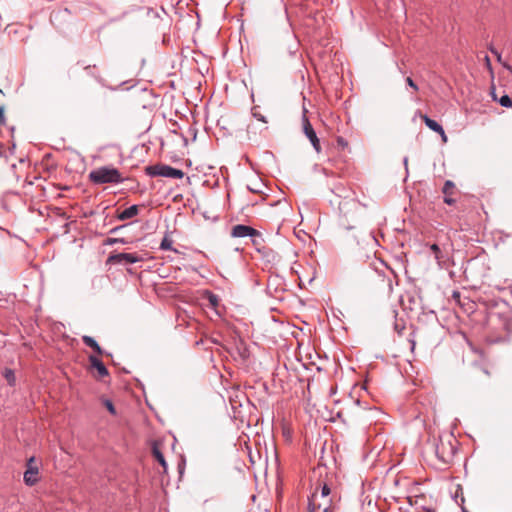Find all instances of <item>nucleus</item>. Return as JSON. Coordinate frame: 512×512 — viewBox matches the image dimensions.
<instances>
[{
    "mask_svg": "<svg viewBox=\"0 0 512 512\" xmlns=\"http://www.w3.org/2000/svg\"><path fill=\"white\" fill-rule=\"evenodd\" d=\"M434 453L440 465L451 464L458 451L459 442L452 433H444L434 439Z\"/></svg>",
    "mask_w": 512,
    "mask_h": 512,
    "instance_id": "obj_1",
    "label": "nucleus"
},
{
    "mask_svg": "<svg viewBox=\"0 0 512 512\" xmlns=\"http://www.w3.org/2000/svg\"><path fill=\"white\" fill-rule=\"evenodd\" d=\"M88 179L95 185L119 184L124 181L120 171L112 166H102L92 170L88 175Z\"/></svg>",
    "mask_w": 512,
    "mask_h": 512,
    "instance_id": "obj_2",
    "label": "nucleus"
},
{
    "mask_svg": "<svg viewBox=\"0 0 512 512\" xmlns=\"http://www.w3.org/2000/svg\"><path fill=\"white\" fill-rule=\"evenodd\" d=\"M145 173L150 177H166L181 179L184 177V172L166 164H155L145 167Z\"/></svg>",
    "mask_w": 512,
    "mask_h": 512,
    "instance_id": "obj_3",
    "label": "nucleus"
},
{
    "mask_svg": "<svg viewBox=\"0 0 512 512\" xmlns=\"http://www.w3.org/2000/svg\"><path fill=\"white\" fill-rule=\"evenodd\" d=\"M488 324L496 330V335L491 339L492 342L503 341L509 333V323L500 318L498 314L489 316Z\"/></svg>",
    "mask_w": 512,
    "mask_h": 512,
    "instance_id": "obj_4",
    "label": "nucleus"
},
{
    "mask_svg": "<svg viewBox=\"0 0 512 512\" xmlns=\"http://www.w3.org/2000/svg\"><path fill=\"white\" fill-rule=\"evenodd\" d=\"M142 258L136 253H116L110 254L107 258V264L111 265H125L134 264L141 261Z\"/></svg>",
    "mask_w": 512,
    "mask_h": 512,
    "instance_id": "obj_5",
    "label": "nucleus"
},
{
    "mask_svg": "<svg viewBox=\"0 0 512 512\" xmlns=\"http://www.w3.org/2000/svg\"><path fill=\"white\" fill-rule=\"evenodd\" d=\"M34 463H35V458L30 457L27 461V464H26L27 469L24 472V476H23L24 483L29 487L36 485L40 480L39 469L36 465H34Z\"/></svg>",
    "mask_w": 512,
    "mask_h": 512,
    "instance_id": "obj_6",
    "label": "nucleus"
},
{
    "mask_svg": "<svg viewBox=\"0 0 512 512\" xmlns=\"http://www.w3.org/2000/svg\"><path fill=\"white\" fill-rule=\"evenodd\" d=\"M357 209V203L354 200H344L339 203V211L341 213V225L346 229L354 228V225L350 223H345L342 218H347L348 214L351 215L352 220L354 221V211Z\"/></svg>",
    "mask_w": 512,
    "mask_h": 512,
    "instance_id": "obj_7",
    "label": "nucleus"
},
{
    "mask_svg": "<svg viewBox=\"0 0 512 512\" xmlns=\"http://www.w3.org/2000/svg\"><path fill=\"white\" fill-rule=\"evenodd\" d=\"M302 124H303V132H304V134L306 135V137L311 142V144H312L313 148L315 149V151L317 153H319L321 151L320 141H319V138L317 137V134H316L314 128L312 127L308 117L306 116V113L303 114Z\"/></svg>",
    "mask_w": 512,
    "mask_h": 512,
    "instance_id": "obj_8",
    "label": "nucleus"
},
{
    "mask_svg": "<svg viewBox=\"0 0 512 512\" xmlns=\"http://www.w3.org/2000/svg\"><path fill=\"white\" fill-rule=\"evenodd\" d=\"M442 194L444 203L452 206L457 202L456 196L459 195V191L453 181L446 180L442 187Z\"/></svg>",
    "mask_w": 512,
    "mask_h": 512,
    "instance_id": "obj_9",
    "label": "nucleus"
},
{
    "mask_svg": "<svg viewBox=\"0 0 512 512\" xmlns=\"http://www.w3.org/2000/svg\"><path fill=\"white\" fill-rule=\"evenodd\" d=\"M317 493H313L308 498L307 512H335L334 507L327 501L326 503L317 502Z\"/></svg>",
    "mask_w": 512,
    "mask_h": 512,
    "instance_id": "obj_10",
    "label": "nucleus"
},
{
    "mask_svg": "<svg viewBox=\"0 0 512 512\" xmlns=\"http://www.w3.org/2000/svg\"><path fill=\"white\" fill-rule=\"evenodd\" d=\"M230 234L234 238L255 237L259 235V231L251 226L237 224L232 227Z\"/></svg>",
    "mask_w": 512,
    "mask_h": 512,
    "instance_id": "obj_11",
    "label": "nucleus"
},
{
    "mask_svg": "<svg viewBox=\"0 0 512 512\" xmlns=\"http://www.w3.org/2000/svg\"><path fill=\"white\" fill-rule=\"evenodd\" d=\"M90 367L96 369L97 375L96 378L103 379L109 375L108 369L104 365V363L95 355H90L88 357Z\"/></svg>",
    "mask_w": 512,
    "mask_h": 512,
    "instance_id": "obj_12",
    "label": "nucleus"
},
{
    "mask_svg": "<svg viewBox=\"0 0 512 512\" xmlns=\"http://www.w3.org/2000/svg\"><path fill=\"white\" fill-rule=\"evenodd\" d=\"M139 212V208L137 205H132L117 215V218L121 221L131 219L135 217Z\"/></svg>",
    "mask_w": 512,
    "mask_h": 512,
    "instance_id": "obj_13",
    "label": "nucleus"
},
{
    "mask_svg": "<svg viewBox=\"0 0 512 512\" xmlns=\"http://www.w3.org/2000/svg\"><path fill=\"white\" fill-rule=\"evenodd\" d=\"M420 117L429 129H431L432 131H434L436 133H438V132L443 133V127L437 121L431 119L426 114H421Z\"/></svg>",
    "mask_w": 512,
    "mask_h": 512,
    "instance_id": "obj_14",
    "label": "nucleus"
},
{
    "mask_svg": "<svg viewBox=\"0 0 512 512\" xmlns=\"http://www.w3.org/2000/svg\"><path fill=\"white\" fill-rule=\"evenodd\" d=\"M82 341L86 346L93 349L98 355H102L104 353L103 349L99 346V344L93 337L84 335L82 337Z\"/></svg>",
    "mask_w": 512,
    "mask_h": 512,
    "instance_id": "obj_15",
    "label": "nucleus"
},
{
    "mask_svg": "<svg viewBox=\"0 0 512 512\" xmlns=\"http://www.w3.org/2000/svg\"><path fill=\"white\" fill-rule=\"evenodd\" d=\"M452 298L455 300V302L457 304H459L461 307H463L465 311L472 309L474 306V303L469 301L467 298H465V300H467L466 303L462 302L461 293L459 291H453Z\"/></svg>",
    "mask_w": 512,
    "mask_h": 512,
    "instance_id": "obj_16",
    "label": "nucleus"
},
{
    "mask_svg": "<svg viewBox=\"0 0 512 512\" xmlns=\"http://www.w3.org/2000/svg\"><path fill=\"white\" fill-rule=\"evenodd\" d=\"M152 454L155 457V459L159 462V464L163 467L164 471L167 469V463L165 461L163 453L160 451L157 444H154L152 447Z\"/></svg>",
    "mask_w": 512,
    "mask_h": 512,
    "instance_id": "obj_17",
    "label": "nucleus"
},
{
    "mask_svg": "<svg viewBox=\"0 0 512 512\" xmlns=\"http://www.w3.org/2000/svg\"><path fill=\"white\" fill-rule=\"evenodd\" d=\"M430 250L434 254V257L437 260L438 264L441 265L443 262V256L440 247L437 244H432L430 246Z\"/></svg>",
    "mask_w": 512,
    "mask_h": 512,
    "instance_id": "obj_18",
    "label": "nucleus"
},
{
    "mask_svg": "<svg viewBox=\"0 0 512 512\" xmlns=\"http://www.w3.org/2000/svg\"><path fill=\"white\" fill-rule=\"evenodd\" d=\"M4 378L7 380L10 386H14L16 383V377L13 370L6 368L3 372Z\"/></svg>",
    "mask_w": 512,
    "mask_h": 512,
    "instance_id": "obj_19",
    "label": "nucleus"
},
{
    "mask_svg": "<svg viewBox=\"0 0 512 512\" xmlns=\"http://www.w3.org/2000/svg\"><path fill=\"white\" fill-rule=\"evenodd\" d=\"M251 238V242L253 244V246L257 249V251H261V248H264L263 246V238H262V235L261 233L259 232V235L258 236H255V237H250Z\"/></svg>",
    "mask_w": 512,
    "mask_h": 512,
    "instance_id": "obj_20",
    "label": "nucleus"
},
{
    "mask_svg": "<svg viewBox=\"0 0 512 512\" xmlns=\"http://www.w3.org/2000/svg\"><path fill=\"white\" fill-rule=\"evenodd\" d=\"M207 299L209 305L212 308H216L219 305V297L211 291H207Z\"/></svg>",
    "mask_w": 512,
    "mask_h": 512,
    "instance_id": "obj_21",
    "label": "nucleus"
},
{
    "mask_svg": "<svg viewBox=\"0 0 512 512\" xmlns=\"http://www.w3.org/2000/svg\"><path fill=\"white\" fill-rule=\"evenodd\" d=\"M172 244V239H170L168 236H165L160 243V249L176 251L175 249H173Z\"/></svg>",
    "mask_w": 512,
    "mask_h": 512,
    "instance_id": "obj_22",
    "label": "nucleus"
},
{
    "mask_svg": "<svg viewBox=\"0 0 512 512\" xmlns=\"http://www.w3.org/2000/svg\"><path fill=\"white\" fill-rule=\"evenodd\" d=\"M252 115L253 117H255L257 120L263 122V123H268V120L266 119V117L259 111L258 107L255 106L252 108Z\"/></svg>",
    "mask_w": 512,
    "mask_h": 512,
    "instance_id": "obj_23",
    "label": "nucleus"
},
{
    "mask_svg": "<svg viewBox=\"0 0 512 512\" xmlns=\"http://www.w3.org/2000/svg\"><path fill=\"white\" fill-rule=\"evenodd\" d=\"M102 403L103 405L106 407V409L112 414V415H116V409L114 407V404L111 400L109 399H103L102 400Z\"/></svg>",
    "mask_w": 512,
    "mask_h": 512,
    "instance_id": "obj_24",
    "label": "nucleus"
},
{
    "mask_svg": "<svg viewBox=\"0 0 512 512\" xmlns=\"http://www.w3.org/2000/svg\"><path fill=\"white\" fill-rule=\"evenodd\" d=\"M116 243L125 244L127 241L124 238H107L104 241V245H114Z\"/></svg>",
    "mask_w": 512,
    "mask_h": 512,
    "instance_id": "obj_25",
    "label": "nucleus"
},
{
    "mask_svg": "<svg viewBox=\"0 0 512 512\" xmlns=\"http://www.w3.org/2000/svg\"><path fill=\"white\" fill-rule=\"evenodd\" d=\"M336 142H337V145L339 147H341L342 149H344L348 146V142L341 136L337 137Z\"/></svg>",
    "mask_w": 512,
    "mask_h": 512,
    "instance_id": "obj_26",
    "label": "nucleus"
},
{
    "mask_svg": "<svg viewBox=\"0 0 512 512\" xmlns=\"http://www.w3.org/2000/svg\"><path fill=\"white\" fill-rule=\"evenodd\" d=\"M406 83L414 90V91H418V86L417 84L413 81V79L411 77H407L406 78Z\"/></svg>",
    "mask_w": 512,
    "mask_h": 512,
    "instance_id": "obj_27",
    "label": "nucleus"
},
{
    "mask_svg": "<svg viewBox=\"0 0 512 512\" xmlns=\"http://www.w3.org/2000/svg\"><path fill=\"white\" fill-rule=\"evenodd\" d=\"M330 494V488L327 484H324L321 488V496L322 497H327L328 495Z\"/></svg>",
    "mask_w": 512,
    "mask_h": 512,
    "instance_id": "obj_28",
    "label": "nucleus"
},
{
    "mask_svg": "<svg viewBox=\"0 0 512 512\" xmlns=\"http://www.w3.org/2000/svg\"><path fill=\"white\" fill-rule=\"evenodd\" d=\"M6 123V118L4 115V107H0V125H4Z\"/></svg>",
    "mask_w": 512,
    "mask_h": 512,
    "instance_id": "obj_29",
    "label": "nucleus"
},
{
    "mask_svg": "<svg viewBox=\"0 0 512 512\" xmlns=\"http://www.w3.org/2000/svg\"><path fill=\"white\" fill-rule=\"evenodd\" d=\"M489 50L497 57V60L501 62V54L493 47H490Z\"/></svg>",
    "mask_w": 512,
    "mask_h": 512,
    "instance_id": "obj_30",
    "label": "nucleus"
},
{
    "mask_svg": "<svg viewBox=\"0 0 512 512\" xmlns=\"http://www.w3.org/2000/svg\"><path fill=\"white\" fill-rule=\"evenodd\" d=\"M438 134H440L441 139H442L443 142H447V136H446L444 130H443V133L442 132H438Z\"/></svg>",
    "mask_w": 512,
    "mask_h": 512,
    "instance_id": "obj_31",
    "label": "nucleus"
},
{
    "mask_svg": "<svg viewBox=\"0 0 512 512\" xmlns=\"http://www.w3.org/2000/svg\"><path fill=\"white\" fill-rule=\"evenodd\" d=\"M92 69H96V65H93V66L88 65V66L85 67V70H87V71H90Z\"/></svg>",
    "mask_w": 512,
    "mask_h": 512,
    "instance_id": "obj_32",
    "label": "nucleus"
},
{
    "mask_svg": "<svg viewBox=\"0 0 512 512\" xmlns=\"http://www.w3.org/2000/svg\"><path fill=\"white\" fill-rule=\"evenodd\" d=\"M503 67H505L506 69H508L509 71H511V72H512V68H511V66H509L508 64H505V63H504V64H503Z\"/></svg>",
    "mask_w": 512,
    "mask_h": 512,
    "instance_id": "obj_33",
    "label": "nucleus"
},
{
    "mask_svg": "<svg viewBox=\"0 0 512 512\" xmlns=\"http://www.w3.org/2000/svg\"><path fill=\"white\" fill-rule=\"evenodd\" d=\"M121 227H122V226H120V227H115V228L111 229V230H110V233H114V232H116V231H117V230H119Z\"/></svg>",
    "mask_w": 512,
    "mask_h": 512,
    "instance_id": "obj_34",
    "label": "nucleus"
},
{
    "mask_svg": "<svg viewBox=\"0 0 512 512\" xmlns=\"http://www.w3.org/2000/svg\"><path fill=\"white\" fill-rule=\"evenodd\" d=\"M485 59H486V60H485V63H488V64H489V63H490V59H489V57H488V56H486V57H485Z\"/></svg>",
    "mask_w": 512,
    "mask_h": 512,
    "instance_id": "obj_35",
    "label": "nucleus"
},
{
    "mask_svg": "<svg viewBox=\"0 0 512 512\" xmlns=\"http://www.w3.org/2000/svg\"><path fill=\"white\" fill-rule=\"evenodd\" d=\"M485 59H486V60H485V63H488V64H489V63H490V59H489V57H488V56H486V57H485Z\"/></svg>",
    "mask_w": 512,
    "mask_h": 512,
    "instance_id": "obj_36",
    "label": "nucleus"
},
{
    "mask_svg": "<svg viewBox=\"0 0 512 512\" xmlns=\"http://www.w3.org/2000/svg\"><path fill=\"white\" fill-rule=\"evenodd\" d=\"M0 93H3L1 89H0Z\"/></svg>",
    "mask_w": 512,
    "mask_h": 512,
    "instance_id": "obj_37",
    "label": "nucleus"
}]
</instances>
